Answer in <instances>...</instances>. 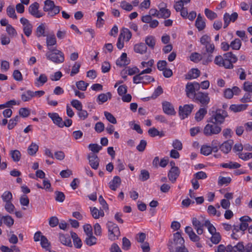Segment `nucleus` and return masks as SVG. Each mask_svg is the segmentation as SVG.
Returning a JSON list of instances; mask_svg holds the SVG:
<instances>
[{"label":"nucleus","mask_w":252,"mask_h":252,"mask_svg":"<svg viewBox=\"0 0 252 252\" xmlns=\"http://www.w3.org/2000/svg\"><path fill=\"white\" fill-rule=\"evenodd\" d=\"M107 227L108 229V237L111 240H115L118 239L120 236V231L118 225L112 221H108Z\"/></svg>","instance_id":"423d86ee"},{"label":"nucleus","mask_w":252,"mask_h":252,"mask_svg":"<svg viewBox=\"0 0 252 252\" xmlns=\"http://www.w3.org/2000/svg\"><path fill=\"white\" fill-rule=\"evenodd\" d=\"M76 85L78 90L82 91H85L86 90L87 87L89 86V84L86 83L84 81H79L76 82Z\"/></svg>","instance_id":"09e8293b"},{"label":"nucleus","mask_w":252,"mask_h":252,"mask_svg":"<svg viewBox=\"0 0 252 252\" xmlns=\"http://www.w3.org/2000/svg\"><path fill=\"white\" fill-rule=\"evenodd\" d=\"M162 108L163 112L169 115H173L175 114V111L173 106L168 101H164L162 102Z\"/></svg>","instance_id":"2eb2a0df"},{"label":"nucleus","mask_w":252,"mask_h":252,"mask_svg":"<svg viewBox=\"0 0 252 252\" xmlns=\"http://www.w3.org/2000/svg\"><path fill=\"white\" fill-rule=\"evenodd\" d=\"M147 50L146 45L144 43H140L135 44L134 46V50L136 53L141 54H145Z\"/></svg>","instance_id":"393cba45"},{"label":"nucleus","mask_w":252,"mask_h":252,"mask_svg":"<svg viewBox=\"0 0 252 252\" xmlns=\"http://www.w3.org/2000/svg\"><path fill=\"white\" fill-rule=\"evenodd\" d=\"M80 66L81 64L78 62H76L72 67L70 76H73L74 75L77 74L79 72Z\"/></svg>","instance_id":"4d7b16f0"},{"label":"nucleus","mask_w":252,"mask_h":252,"mask_svg":"<svg viewBox=\"0 0 252 252\" xmlns=\"http://www.w3.org/2000/svg\"><path fill=\"white\" fill-rule=\"evenodd\" d=\"M238 156L240 158L244 160H247L252 158V153H239Z\"/></svg>","instance_id":"69168bd1"},{"label":"nucleus","mask_w":252,"mask_h":252,"mask_svg":"<svg viewBox=\"0 0 252 252\" xmlns=\"http://www.w3.org/2000/svg\"><path fill=\"white\" fill-rule=\"evenodd\" d=\"M185 232L188 234L191 241L197 242L200 240V237L193 231L190 226H187L185 228Z\"/></svg>","instance_id":"a211bd4d"},{"label":"nucleus","mask_w":252,"mask_h":252,"mask_svg":"<svg viewBox=\"0 0 252 252\" xmlns=\"http://www.w3.org/2000/svg\"><path fill=\"white\" fill-rule=\"evenodd\" d=\"M57 43L56 38L54 34L47 36L46 38V45L49 51L53 50L51 46L56 45Z\"/></svg>","instance_id":"bb28decb"},{"label":"nucleus","mask_w":252,"mask_h":252,"mask_svg":"<svg viewBox=\"0 0 252 252\" xmlns=\"http://www.w3.org/2000/svg\"><path fill=\"white\" fill-rule=\"evenodd\" d=\"M38 150V146L34 142H32L28 148V153L30 156L34 155Z\"/></svg>","instance_id":"f704fd0d"},{"label":"nucleus","mask_w":252,"mask_h":252,"mask_svg":"<svg viewBox=\"0 0 252 252\" xmlns=\"http://www.w3.org/2000/svg\"><path fill=\"white\" fill-rule=\"evenodd\" d=\"M6 12L7 15L14 19L17 18V15L15 13L14 8L12 6H8L6 9Z\"/></svg>","instance_id":"de8ad7c7"},{"label":"nucleus","mask_w":252,"mask_h":252,"mask_svg":"<svg viewBox=\"0 0 252 252\" xmlns=\"http://www.w3.org/2000/svg\"><path fill=\"white\" fill-rule=\"evenodd\" d=\"M228 117L226 111L222 109H217L215 112L213 111L211 116L207 120V122H212L220 125L223 124L225 119Z\"/></svg>","instance_id":"f03ea898"},{"label":"nucleus","mask_w":252,"mask_h":252,"mask_svg":"<svg viewBox=\"0 0 252 252\" xmlns=\"http://www.w3.org/2000/svg\"><path fill=\"white\" fill-rule=\"evenodd\" d=\"M193 99L195 102H199L202 106L205 107L209 104L210 99L208 93L198 92L196 93Z\"/></svg>","instance_id":"1a4fd4ad"},{"label":"nucleus","mask_w":252,"mask_h":252,"mask_svg":"<svg viewBox=\"0 0 252 252\" xmlns=\"http://www.w3.org/2000/svg\"><path fill=\"white\" fill-rule=\"evenodd\" d=\"M231 179L230 177H225L220 176L218 180V184L220 186H222L224 184L228 185L230 183Z\"/></svg>","instance_id":"864d4df0"},{"label":"nucleus","mask_w":252,"mask_h":252,"mask_svg":"<svg viewBox=\"0 0 252 252\" xmlns=\"http://www.w3.org/2000/svg\"><path fill=\"white\" fill-rule=\"evenodd\" d=\"M185 240L182 237L181 234L179 232H177L173 234V241L170 246V251L174 252V248L179 246H182L184 245Z\"/></svg>","instance_id":"6e6552de"},{"label":"nucleus","mask_w":252,"mask_h":252,"mask_svg":"<svg viewBox=\"0 0 252 252\" xmlns=\"http://www.w3.org/2000/svg\"><path fill=\"white\" fill-rule=\"evenodd\" d=\"M221 166L223 168L229 169H237L241 167V164L237 162L230 161L228 163H222Z\"/></svg>","instance_id":"e433bc0d"},{"label":"nucleus","mask_w":252,"mask_h":252,"mask_svg":"<svg viewBox=\"0 0 252 252\" xmlns=\"http://www.w3.org/2000/svg\"><path fill=\"white\" fill-rule=\"evenodd\" d=\"M59 240L63 245L68 247H72L71 239L69 236L61 234L59 235Z\"/></svg>","instance_id":"7c9ffc66"},{"label":"nucleus","mask_w":252,"mask_h":252,"mask_svg":"<svg viewBox=\"0 0 252 252\" xmlns=\"http://www.w3.org/2000/svg\"><path fill=\"white\" fill-rule=\"evenodd\" d=\"M146 45L150 48L154 49L156 44V39L154 36L149 35L145 38Z\"/></svg>","instance_id":"c9c22d12"},{"label":"nucleus","mask_w":252,"mask_h":252,"mask_svg":"<svg viewBox=\"0 0 252 252\" xmlns=\"http://www.w3.org/2000/svg\"><path fill=\"white\" fill-rule=\"evenodd\" d=\"M130 247L131 243L130 241L126 237H124L122 241V249L124 250L127 251L130 249Z\"/></svg>","instance_id":"6e6d98bb"},{"label":"nucleus","mask_w":252,"mask_h":252,"mask_svg":"<svg viewBox=\"0 0 252 252\" xmlns=\"http://www.w3.org/2000/svg\"><path fill=\"white\" fill-rule=\"evenodd\" d=\"M39 4L37 2H34L30 5L29 7V13L36 18H40L43 16V14L39 10Z\"/></svg>","instance_id":"f8f14e48"},{"label":"nucleus","mask_w":252,"mask_h":252,"mask_svg":"<svg viewBox=\"0 0 252 252\" xmlns=\"http://www.w3.org/2000/svg\"><path fill=\"white\" fill-rule=\"evenodd\" d=\"M32 91L31 90H28L21 95V99L24 101H29L32 98Z\"/></svg>","instance_id":"ea45409f"},{"label":"nucleus","mask_w":252,"mask_h":252,"mask_svg":"<svg viewBox=\"0 0 252 252\" xmlns=\"http://www.w3.org/2000/svg\"><path fill=\"white\" fill-rule=\"evenodd\" d=\"M193 104H186L183 107H179V114L182 119L187 118L193 109Z\"/></svg>","instance_id":"9d476101"},{"label":"nucleus","mask_w":252,"mask_h":252,"mask_svg":"<svg viewBox=\"0 0 252 252\" xmlns=\"http://www.w3.org/2000/svg\"><path fill=\"white\" fill-rule=\"evenodd\" d=\"M243 89L249 93H252V82L246 81L244 83Z\"/></svg>","instance_id":"774afa93"},{"label":"nucleus","mask_w":252,"mask_h":252,"mask_svg":"<svg viewBox=\"0 0 252 252\" xmlns=\"http://www.w3.org/2000/svg\"><path fill=\"white\" fill-rule=\"evenodd\" d=\"M4 208L7 212H8L10 214H12L14 211L15 206L11 203V201H9L7 203H5Z\"/></svg>","instance_id":"e2e57ef3"},{"label":"nucleus","mask_w":252,"mask_h":252,"mask_svg":"<svg viewBox=\"0 0 252 252\" xmlns=\"http://www.w3.org/2000/svg\"><path fill=\"white\" fill-rule=\"evenodd\" d=\"M186 94L188 97L193 99L196 95L195 90L191 83H188L186 86Z\"/></svg>","instance_id":"412c9836"},{"label":"nucleus","mask_w":252,"mask_h":252,"mask_svg":"<svg viewBox=\"0 0 252 252\" xmlns=\"http://www.w3.org/2000/svg\"><path fill=\"white\" fill-rule=\"evenodd\" d=\"M238 17V14L237 12H233L231 15L228 13H225L223 15V19L224 21L223 28H226L231 22H234Z\"/></svg>","instance_id":"9b49d317"},{"label":"nucleus","mask_w":252,"mask_h":252,"mask_svg":"<svg viewBox=\"0 0 252 252\" xmlns=\"http://www.w3.org/2000/svg\"><path fill=\"white\" fill-rule=\"evenodd\" d=\"M47 77L45 74H41L38 78H36L35 84L36 86H42L47 81Z\"/></svg>","instance_id":"4c0bfd02"},{"label":"nucleus","mask_w":252,"mask_h":252,"mask_svg":"<svg viewBox=\"0 0 252 252\" xmlns=\"http://www.w3.org/2000/svg\"><path fill=\"white\" fill-rule=\"evenodd\" d=\"M201 153L204 156H208L212 152V149L211 146L203 145L200 149Z\"/></svg>","instance_id":"a18cd8bd"},{"label":"nucleus","mask_w":252,"mask_h":252,"mask_svg":"<svg viewBox=\"0 0 252 252\" xmlns=\"http://www.w3.org/2000/svg\"><path fill=\"white\" fill-rule=\"evenodd\" d=\"M111 97L112 94L110 92L106 94H101L97 96V101L100 104L106 102L108 99H111Z\"/></svg>","instance_id":"c756f323"},{"label":"nucleus","mask_w":252,"mask_h":252,"mask_svg":"<svg viewBox=\"0 0 252 252\" xmlns=\"http://www.w3.org/2000/svg\"><path fill=\"white\" fill-rule=\"evenodd\" d=\"M248 105L246 104H232L230 106L229 109L231 111L236 113L241 112L246 110Z\"/></svg>","instance_id":"a878e982"},{"label":"nucleus","mask_w":252,"mask_h":252,"mask_svg":"<svg viewBox=\"0 0 252 252\" xmlns=\"http://www.w3.org/2000/svg\"><path fill=\"white\" fill-rule=\"evenodd\" d=\"M207 110L205 107L201 108L196 113L195 119L197 122L201 121L207 114Z\"/></svg>","instance_id":"cd10ccee"},{"label":"nucleus","mask_w":252,"mask_h":252,"mask_svg":"<svg viewBox=\"0 0 252 252\" xmlns=\"http://www.w3.org/2000/svg\"><path fill=\"white\" fill-rule=\"evenodd\" d=\"M132 34L130 31L127 28H123L121 31L119 37L121 38L126 39V41H128L131 38Z\"/></svg>","instance_id":"c85d7f7f"},{"label":"nucleus","mask_w":252,"mask_h":252,"mask_svg":"<svg viewBox=\"0 0 252 252\" xmlns=\"http://www.w3.org/2000/svg\"><path fill=\"white\" fill-rule=\"evenodd\" d=\"M159 14L161 17L165 19L170 16L171 12L169 9L162 7L159 9Z\"/></svg>","instance_id":"5fc2aeb1"},{"label":"nucleus","mask_w":252,"mask_h":252,"mask_svg":"<svg viewBox=\"0 0 252 252\" xmlns=\"http://www.w3.org/2000/svg\"><path fill=\"white\" fill-rule=\"evenodd\" d=\"M242 45V43L240 39L235 38L234 40L230 42V47L233 50H239Z\"/></svg>","instance_id":"58836bf2"},{"label":"nucleus","mask_w":252,"mask_h":252,"mask_svg":"<svg viewBox=\"0 0 252 252\" xmlns=\"http://www.w3.org/2000/svg\"><path fill=\"white\" fill-rule=\"evenodd\" d=\"M20 117L16 116L15 117L11 119L8 123L7 127L9 129H13L17 125L18 122L19 121Z\"/></svg>","instance_id":"c03bdc74"},{"label":"nucleus","mask_w":252,"mask_h":252,"mask_svg":"<svg viewBox=\"0 0 252 252\" xmlns=\"http://www.w3.org/2000/svg\"><path fill=\"white\" fill-rule=\"evenodd\" d=\"M212 235V236L211 238V241L214 244H218L219 243L221 240V236L220 233L217 232Z\"/></svg>","instance_id":"13d9d810"},{"label":"nucleus","mask_w":252,"mask_h":252,"mask_svg":"<svg viewBox=\"0 0 252 252\" xmlns=\"http://www.w3.org/2000/svg\"><path fill=\"white\" fill-rule=\"evenodd\" d=\"M1 220L8 227H10L14 224V220L11 216L8 215L2 216Z\"/></svg>","instance_id":"72a5a7b5"},{"label":"nucleus","mask_w":252,"mask_h":252,"mask_svg":"<svg viewBox=\"0 0 252 252\" xmlns=\"http://www.w3.org/2000/svg\"><path fill=\"white\" fill-rule=\"evenodd\" d=\"M20 22L23 26V31L25 34L30 36L32 32V26L29 21L24 17L20 19Z\"/></svg>","instance_id":"ddd939ff"},{"label":"nucleus","mask_w":252,"mask_h":252,"mask_svg":"<svg viewBox=\"0 0 252 252\" xmlns=\"http://www.w3.org/2000/svg\"><path fill=\"white\" fill-rule=\"evenodd\" d=\"M204 13L206 16L210 20H213L216 19L218 16L216 13L208 8L205 9Z\"/></svg>","instance_id":"79ce46f5"},{"label":"nucleus","mask_w":252,"mask_h":252,"mask_svg":"<svg viewBox=\"0 0 252 252\" xmlns=\"http://www.w3.org/2000/svg\"><path fill=\"white\" fill-rule=\"evenodd\" d=\"M233 143L231 140L226 141L220 146V148L224 154H227L230 151Z\"/></svg>","instance_id":"5701e85b"},{"label":"nucleus","mask_w":252,"mask_h":252,"mask_svg":"<svg viewBox=\"0 0 252 252\" xmlns=\"http://www.w3.org/2000/svg\"><path fill=\"white\" fill-rule=\"evenodd\" d=\"M204 47L205 48V51L202 52V54L204 57L207 56L206 59L205 61V63H204L205 64L212 61V54L215 50V46L213 43L210 42L204 45Z\"/></svg>","instance_id":"0eeeda50"},{"label":"nucleus","mask_w":252,"mask_h":252,"mask_svg":"<svg viewBox=\"0 0 252 252\" xmlns=\"http://www.w3.org/2000/svg\"><path fill=\"white\" fill-rule=\"evenodd\" d=\"M130 63V60L127 58V54L126 53H123L120 58L116 61L117 65L122 67L128 65Z\"/></svg>","instance_id":"aec40b11"},{"label":"nucleus","mask_w":252,"mask_h":252,"mask_svg":"<svg viewBox=\"0 0 252 252\" xmlns=\"http://www.w3.org/2000/svg\"><path fill=\"white\" fill-rule=\"evenodd\" d=\"M104 15V13L102 11L98 12L96 13L97 17L96 21V25L99 27H100L104 23V20L102 18V17Z\"/></svg>","instance_id":"8fccbe9b"},{"label":"nucleus","mask_w":252,"mask_h":252,"mask_svg":"<svg viewBox=\"0 0 252 252\" xmlns=\"http://www.w3.org/2000/svg\"><path fill=\"white\" fill-rule=\"evenodd\" d=\"M1 198L4 202L7 203L9 201H11L12 199V194L10 191H5L1 195Z\"/></svg>","instance_id":"3c124183"},{"label":"nucleus","mask_w":252,"mask_h":252,"mask_svg":"<svg viewBox=\"0 0 252 252\" xmlns=\"http://www.w3.org/2000/svg\"><path fill=\"white\" fill-rule=\"evenodd\" d=\"M192 225L198 235H201L203 233V224H202L196 218H193L192 220Z\"/></svg>","instance_id":"6ab92c4d"},{"label":"nucleus","mask_w":252,"mask_h":252,"mask_svg":"<svg viewBox=\"0 0 252 252\" xmlns=\"http://www.w3.org/2000/svg\"><path fill=\"white\" fill-rule=\"evenodd\" d=\"M104 116L106 119L111 123L113 124H116L117 123L116 119L114 116L110 113L105 111L104 112Z\"/></svg>","instance_id":"603ef678"},{"label":"nucleus","mask_w":252,"mask_h":252,"mask_svg":"<svg viewBox=\"0 0 252 252\" xmlns=\"http://www.w3.org/2000/svg\"><path fill=\"white\" fill-rule=\"evenodd\" d=\"M88 159L92 168L94 169H97L99 165V159L97 156L93 154L92 155L88 156Z\"/></svg>","instance_id":"4be33fe9"},{"label":"nucleus","mask_w":252,"mask_h":252,"mask_svg":"<svg viewBox=\"0 0 252 252\" xmlns=\"http://www.w3.org/2000/svg\"><path fill=\"white\" fill-rule=\"evenodd\" d=\"M237 60L236 56L232 52H229L224 54L223 56H217L215 58L214 63L226 69H232L234 67L233 63H235Z\"/></svg>","instance_id":"f257e3e1"},{"label":"nucleus","mask_w":252,"mask_h":252,"mask_svg":"<svg viewBox=\"0 0 252 252\" xmlns=\"http://www.w3.org/2000/svg\"><path fill=\"white\" fill-rule=\"evenodd\" d=\"M89 148L94 153H97L102 149V146L97 144H90Z\"/></svg>","instance_id":"680f3d73"},{"label":"nucleus","mask_w":252,"mask_h":252,"mask_svg":"<svg viewBox=\"0 0 252 252\" xmlns=\"http://www.w3.org/2000/svg\"><path fill=\"white\" fill-rule=\"evenodd\" d=\"M150 178V174L149 172L145 169L141 170L140 172V174L139 176V179L142 181H145L149 179Z\"/></svg>","instance_id":"49530a36"},{"label":"nucleus","mask_w":252,"mask_h":252,"mask_svg":"<svg viewBox=\"0 0 252 252\" xmlns=\"http://www.w3.org/2000/svg\"><path fill=\"white\" fill-rule=\"evenodd\" d=\"M48 116L51 119L54 124L60 127H63V119L57 113H49Z\"/></svg>","instance_id":"dca6fc26"},{"label":"nucleus","mask_w":252,"mask_h":252,"mask_svg":"<svg viewBox=\"0 0 252 252\" xmlns=\"http://www.w3.org/2000/svg\"><path fill=\"white\" fill-rule=\"evenodd\" d=\"M44 4L43 9L44 11L47 12L48 16L53 17L59 13L61 10L60 6L56 5L52 0H45Z\"/></svg>","instance_id":"20e7f679"},{"label":"nucleus","mask_w":252,"mask_h":252,"mask_svg":"<svg viewBox=\"0 0 252 252\" xmlns=\"http://www.w3.org/2000/svg\"><path fill=\"white\" fill-rule=\"evenodd\" d=\"M240 100L243 103L252 101V93L248 92L246 93Z\"/></svg>","instance_id":"052dcab7"},{"label":"nucleus","mask_w":252,"mask_h":252,"mask_svg":"<svg viewBox=\"0 0 252 252\" xmlns=\"http://www.w3.org/2000/svg\"><path fill=\"white\" fill-rule=\"evenodd\" d=\"M200 70L197 68H192L190 70L187 76V79H192L198 77L200 75Z\"/></svg>","instance_id":"2f4dec72"},{"label":"nucleus","mask_w":252,"mask_h":252,"mask_svg":"<svg viewBox=\"0 0 252 252\" xmlns=\"http://www.w3.org/2000/svg\"><path fill=\"white\" fill-rule=\"evenodd\" d=\"M36 35L38 37L45 36V26L43 24H41L38 26L36 30Z\"/></svg>","instance_id":"37998d69"},{"label":"nucleus","mask_w":252,"mask_h":252,"mask_svg":"<svg viewBox=\"0 0 252 252\" xmlns=\"http://www.w3.org/2000/svg\"><path fill=\"white\" fill-rule=\"evenodd\" d=\"M71 104L74 108H75L78 111L81 110L83 107L81 102L77 99H73L71 101Z\"/></svg>","instance_id":"338daca9"},{"label":"nucleus","mask_w":252,"mask_h":252,"mask_svg":"<svg viewBox=\"0 0 252 252\" xmlns=\"http://www.w3.org/2000/svg\"><path fill=\"white\" fill-rule=\"evenodd\" d=\"M46 57L48 60L56 63H62L64 61L63 53L56 48L47 52Z\"/></svg>","instance_id":"7ed1b4c3"},{"label":"nucleus","mask_w":252,"mask_h":252,"mask_svg":"<svg viewBox=\"0 0 252 252\" xmlns=\"http://www.w3.org/2000/svg\"><path fill=\"white\" fill-rule=\"evenodd\" d=\"M180 174V170L178 167H172L168 172V177L169 180L174 183L176 182Z\"/></svg>","instance_id":"4468645a"},{"label":"nucleus","mask_w":252,"mask_h":252,"mask_svg":"<svg viewBox=\"0 0 252 252\" xmlns=\"http://www.w3.org/2000/svg\"><path fill=\"white\" fill-rule=\"evenodd\" d=\"M85 243L86 244L89 246H92L94 245L97 243V239L93 235V234L91 235L87 236Z\"/></svg>","instance_id":"473e14b6"},{"label":"nucleus","mask_w":252,"mask_h":252,"mask_svg":"<svg viewBox=\"0 0 252 252\" xmlns=\"http://www.w3.org/2000/svg\"><path fill=\"white\" fill-rule=\"evenodd\" d=\"M120 6L123 9L127 11H130L133 9L132 5L125 0L121 2Z\"/></svg>","instance_id":"0e129e2a"},{"label":"nucleus","mask_w":252,"mask_h":252,"mask_svg":"<svg viewBox=\"0 0 252 252\" xmlns=\"http://www.w3.org/2000/svg\"><path fill=\"white\" fill-rule=\"evenodd\" d=\"M204 129L203 133L206 136H211L220 133L221 131V127L215 123L208 122Z\"/></svg>","instance_id":"39448f33"},{"label":"nucleus","mask_w":252,"mask_h":252,"mask_svg":"<svg viewBox=\"0 0 252 252\" xmlns=\"http://www.w3.org/2000/svg\"><path fill=\"white\" fill-rule=\"evenodd\" d=\"M195 26L197 29L198 31H201L203 30L206 27V23L205 20L203 19L200 14H199L197 15L195 23Z\"/></svg>","instance_id":"f3484780"},{"label":"nucleus","mask_w":252,"mask_h":252,"mask_svg":"<svg viewBox=\"0 0 252 252\" xmlns=\"http://www.w3.org/2000/svg\"><path fill=\"white\" fill-rule=\"evenodd\" d=\"M10 155L14 161L17 162L20 160L21 155L19 151L17 150L11 151Z\"/></svg>","instance_id":"a19ab883"},{"label":"nucleus","mask_w":252,"mask_h":252,"mask_svg":"<svg viewBox=\"0 0 252 252\" xmlns=\"http://www.w3.org/2000/svg\"><path fill=\"white\" fill-rule=\"evenodd\" d=\"M121 183V178L119 176H115L109 184V188L113 190H116Z\"/></svg>","instance_id":"b1692460"},{"label":"nucleus","mask_w":252,"mask_h":252,"mask_svg":"<svg viewBox=\"0 0 252 252\" xmlns=\"http://www.w3.org/2000/svg\"><path fill=\"white\" fill-rule=\"evenodd\" d=\"M6 31L11 37H14L17 35V32L15 29L11 25H7L6 28Z\"/></svg>","instance_id":"bf43d9fd"}]
</instances>
